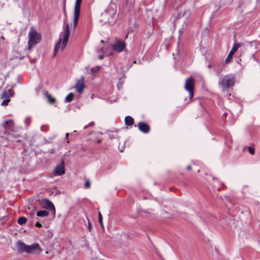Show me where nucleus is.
I'll list each match as a JSON object with an SVG mask.
<instances>
[{
    "mask_svg": "<svg viewBox=\"0 0 260 260\" xmlns=\"http://www.w3.org/2000/svg\"><path fill=\"white\" fill-rule=\"evenodd\" d=\"M42 252V249L37 243H34L30 245H27V253L38 255Z\"/></svg>",
    "mask_w": 260,
    "mask_h": 260,
    "instance_id": "8",
    "label": "nucleus"
},
{
    "mask_svg": "<svg viewBox=\"0 0 260 260\" xmlns=\"http://www.w3.org/2000/svg\"><path fill=\"white\" fill-rule=\"evenodd\" d=\"M26 218L25 217H20L18 219V222L19 224L22 225L26 222Z\"/></svg>",
    "mask_w": 260,
    "mask_h": 260,
    "instance_id": "20",
    "label": "nucleus"
},
{
    "mask_svg": "<svg viewBox=\"0 0 260 260\" xmlns=\"http://www.w3.org/2000/svg\"><path fill=\"white\" fill-rule=\"evenodd\" d=\"M241 46L240 43H235L233 48L229 53V55L225 60V63L229 62L232 58L233 55L236 52L238 49Z\"/></svg>",
    "mask_w": 260,
    "mask_h": 260,
    "instance_id": "10",
    "label": "nucleus"
},
{
    "mask_svg": "<svg viewBox=\"0 0 260 260\" xmlns=\"http://www.w3.org/2000/svg\"><path fill=\"white\" fill-rule=\"evenodd\" d=\"M85 88L84 77H82L81 80L77 81L75 88L76 89L77 92L81 93Z\"/></svg>",
    "mask_w": 260,
    "mask_h": 260,
    "instance_id": "11",
    "label": "nucleus"
},
{
    "mask_svg": "<svg viewBox=\"0 0 260 260\" xmlns=\"http://www.w3.org/2000/svg\"><path fill=\"white\" fill-rule=\"evenodd\" d=\"M68 135H69V134H68V133H67V134H66V137H68Z\"/></svg>",
    "mask_w": 260,
    "mask_h": 260,
    "instance_id": "34",
    "label": "nucleus"
},
{
    "mask_svg": "<svg viewBox=\"0 0 260 260\" xmlns=\"http://www.w3.org/2000/svg\"><path fill=\"white\" fill-rule=\"evenodd\" d=\"M36 225L37 227H41V226H42L41 224L40 223H39V222H36Z\"/></svg>",
    "mask_w": 260,
    "mask_h": 260,
    "instance_id": "28",
    "label": "nucleus"
},
{
    "mask_svg": "<svg viewBox=\"0 0 260 260\" xmlns=\"http://www.w3.org/2000/svg\"><path fill=\"white\" fill-rule=\"evenodd\" d=\"M139 129L143 133H148L149 131V127L148 124L144 122H140L138 124Z\"/></svg>",
    "mask_w": 260,
    "mask_h": 260,
    "instance_id": "14",
    "label": "nucleus"
},
{
    "mask_svg": "<svg viewBox=\"0 0 260 260\" xmlns=\"http://www.w3.org/2000/svg\"><path fill=\"white\" fill-rule=\"evenodd\" d=\"M101 140H98V142L99 143H101Z\"/></svg>",
    "mask_w": 260,
    "mask_h": 260,
    "instance_id": "33",
    "label": "nucleus"
},
{
    "mask_svg": "<svg viewBox=\"0 0 260 260\" xmlns=\"http://www.w3.org/2000/svg\"><path fill=\"white\" fill-rule=\"evenodd\" d=\"M187 169L188 170H190L191 169V166H188L187 167Z\"/></svg>",
    "mask_w": 260,
    "mask_h": 260,
    "instance_id": "30",
    "label": "nucleus"
},
{
    "mask_svg": "<svg viewBox=\"0 0 260 260\" xmlns=\"http://www.w3.org/2000/svg\"><path fill=\"white\" fill-rule=\"evenodd\" d=\"M44 202L45 203V205L46 206V207L52 210L53 211H54L55 212V207L51 201H50L48 200H44Z\"/></svg>",
    "mask_w": 260,
    "mask_h": 260,
    "instance_id": "16",
    "label": "nucleus"
},
{
    "mask_svg": "<svg viewBox=\"0 0 260 260\" xmlns=\"http://www.w3.org/2000/svg\"><path fill=\"white\" fill-rule=\"evenodd\" d=\"M90 224L89 222H88V226H89V228H90Z\"/></svg>",
    "mask_w": 260,
    "mask_h": 260,
    "instance_id": "35",
    "label": "nucleus"
},
{
    "mask_svg": "<svg viewBox=\"0 0 260 260\" xmlns=\"http://www.w3.org/2000/svg\"><path fill=\"white\" fill-rule=\"evenodd\" d=\"M100 68H101L100 66H96V67H95L94 68H92L91 69V74L92 75H93V74H95L96 73H97L99 71Z\"/></svg>",
    "mask_w": 260,
    "mask_h": 260,
    "instance_id": "22",
    "label": "nucleus"
},
{
    "mask_svg": "<svg viewBox=\"0 0 260 260\" xmlns=\"http://www.w3.org/2000/svg\"><path fill=\"white\" fill-rule=\"evenodd\" d=\"M49 215V212L46 210H42L37 212V215L40 217H45Z\"/></svg>",
    "mask_w": 260,
    "mask_h": 260,
    "instance_id": "18",
    "label": "nucleus"
},
{
    "mask_svg": "<svg viewBox=\"0 0 260 260\" xmlns=\"http://www.w3.org/2000/svg\"><path fill=\"white\" fill-rule=\"evenodd\" d=\"M99 58L101 59H103V55H100L99 56Z\"/></svg>",
    "mask_w": 260,
    "mask_h": 260,
    "instance_id": "29",
    "label": "nucleus"
},
{
    "mask_svg": "<svg viewBox=\"0 0 260 260\" xmlns=\"http://www.w3.org/2000/svg\"><path fill=\"white\" fill-rule=\"evenodd\" d=\"M30 122V117H28L25 119V122L27 126L29 125V124Z\"/></svg>",
    "mask_w": 260,
    "mask_h": 260,
    "instance_id": "26",
    "label": "nucleus"
},
{
    "mask_svg": "<svg viewBox=\"0 0 260 260\" xmlns=\"http://www.w3.org/2000/svg\"><path fill=\"white\" fill-rule=\"evenodd\" d=\"M115 14V6L114 5H112L110 7V9L105 10V11L102 13V15L103 18L107 19V20L105 21V23H110V19L114 18Z\"/></svg>",
    "mask_w": 260,
    "mask_h": 260,
    "instance_id": "6",
    "label": "nucleus"
},
{
    "mask_svg": "<svg viewBox=\"0 0 260 260\" xmlns=\"http://www.w3.org/2000/svg\"><path fill=\"white\" fill-rule=\"evenodd\" d=\"M2 126L5 128V134L8 136V139L11 138L9 132H17V127H15L13 120L9 119L4 121L2 124Z\"/></svg>",
    "mask_w": 260,
    "mask_h": 260,
    "instance_id": "4",
    "label": "nucleus"
},
{
    "mask_svg": "<svg viewBox=\"0 0 260 260\" xmlns=\"http://www.w3.org/2000/svg\"><path fill=\"white\" fill-rule=\"evenodd\" d=\"M87 127H88V126H87V125H86V126H84V129H85V128H86Z\"/></svg>",
    "mask_w": 260,
    "mask_h": 260,
    "instance_id": "32",
    "label": "nucleus"
},
{
    "mask_svg": "<svg viewBox=\"0 0 260 260\" xmlns=\"http://www.w3.org/2000/svg\"><path fill=\"white\" fill-rule=\"evenodd\" d=\"M64 167L63 162L57 165L54 170V174L56 176H60L64 174Z\"/></svg>",
    "mask_w": 260,
    "mask_h": 260,
    "instance_id": "12",
    "label": "nucleus"
},
{
    "mask_svg": "<svg viewBox=\"0 0 260 260\" xmlns=\"http://www.w3.org/2000/svg\"><path fill=\"white\" fill-rule=\"evenodd\" d=\"M28 37V48L29 49H30L31 47L39 43L41 39V35L38 34L36 30L33 28H31L29 31Z\"/></svg>",
    "mask_w": 260,
    "mask_h": 260,
    "instance_id": "2",
    "label": "nucleus"
},
{
    "mask_svg": "<svg viewBox=\"0 0 260 260\" xmlns=\"http://www.w3.org/2000/svg\"><path fill=\"white\" fill-rule=\"evenodd\" d=\"M85 187L86 188H89L90 187V181L89 180H86L85 184H84Z\"/></svg>",
    "mask_w": 260,
    "mask_h": 260,
    "instance_id": "25",
    "label": "nucleus"
},
{
    "mask_svg": "<svg viewBox=\"0 0 260 260\" xmlns=\"http://www.w3.org/2000/svg\"><path fill=\"white\" fill-rule=\"evenodd\" d=\"M99 221L102 226H103V218L102 215L100 211L99 212Z\"/></svg>",
    "mask_w": 260,
    "mask_h": 260,
    "instance_id": "23",
    "label": "nucleus"
},
{
    "mask_svg": "<svg viewBox=\"0 0 260 260\" xmlns=\"http://www.w3.org/2000/svg\"><path fill=\"white\" fill-rule=\"evenodd\" d=\"M125 47V44L121 40H116L112 45L113 49L117 52H121Z\"/></svg>",
    "mask_w": 260,
    "mask_h": 260,
    "instance_id": "9",
    "label": "nucleus"
},
{
    "mask_svg": "<svg viewBox=\"0 0 260 260\" xmlns=\"http://www.w3.org/2000/svg\"><path fill=\"white\" fill-rule=\"evenodd\" d=\"M46 254H48V251H46Z\"/></svg>",
    "mask_w": 260,
    "mask_h": 260,
    "instance_id": "37",
    "label": "nucleus"
},
{
    "mask_svg": "<svg viewBox=\"0 0 260 260\" xmlns=\"http://www.w3.org/2000/svg\"><path fill=\"white\" fill-rule=\"evenodd\" d=\"M13 90L11 89H9L7 90H5L2 94V98L3 99H10V98L13 95Z\"/></svg>",
    "mask_w": 260,
    "mask_h": 260,
    "instance_id": "15",
    "label": "nucleus"
},
{
    "mask_svg": "<svg viewBox=\"0 0 260 260\" xmlns=\"http://www.w3.org/2000/svg\"><path fill=\"white\" fill-rule=\"evenodd\" d=\"M64 23L65 24L64 31L60 34V38L55 45L53 53L54 56L56 55L59 50L63 51L66 48L68 43L70 30L72 29V26L70 28L69 23L68 22L66 23L65 21H64Z\"/></svg>",
    "mask_w": 260,
    "mask_h": 260,
    "instance_id": "1",
    "label": "nucleus"
},
{
    "mask_svg": "<svg viewBox=\"0 0 260 260\" xmlns=\"http://www.w3.org/2000/svg\"><path fill=\"white\" fill-rule=\"evenodd\" d=\"M17 246L19 252H26L27 251V245L24 244L21 241H18L17 242Z\"/></svg>",
    "mask_w": 260,
    "mask_h": 260,
    "instance_id": "13",
    "label": "nucleus"
},
{
    "mask_svg": "<svg viewBox=\"0 0 260 260\" xmlns=\"http://www.w3.org/2000/svg\"><path fill=\"white\" fill-rule=\"evenodd\" d=\"M235 82V76L233 74H229L223 77L219 82L223 89H228L233 87Z\"/></svg>",
    "mask_w": 260,
    "mask_h": 260,
    "instance_id": "3",
    "label": "nucleus"
},
{
    "mask_svg": "<svg viewBox=\"0 0 260 260\" xmlns=\"http://www.w3.org/2000/svg\"><path fill=\"white\" fill-rule=\"evenodd\" d=\"M194 81L192 78L186 79L184 85L185 90L189 93V99H191L193 96V86Z\"/></svg>",
    "mask_w": 260,
    "mask_h": 260,
    "instance_id": "7",
    "label": "nucleus"
},
{
    "mask_svg": "<svg viewBox=\"0 0 260 260\" xmlns=\"http://www.w3.org/2000/svg\"><path fill=\"white\" fill-rule=\"evenodd\" d=\"M82 0H76L74 10V26L75 28L78 24V20L80 15V7Z\"/></svg>",
    "mask_w": 260,
    "mask_h": 260,
    "instance_id": "5",
    "label": "nucleus"
},
{
    "mask_svg": "<svg viewBox=\"0 0 260 260\" xmlns=\"http://www.w3.org/2000/svg\"><path fill=\"white\" fill-rule=\"evenodd\" d=\"M4 100L2 103V105L6 106L8 105V103L10 102V99H4Z\"/></svg>",
    "mask_w": 260,
    "mask_h": 260,
    "instance_id": "24",
    "label": "nucleus"
},
{
    "mask_svg": "<svg viewBox=\"0 0 260 260\" xmlns=\"http://www.w3.org/2000/svg\"><path fill=\"white\" fill-rule=\"evenodd\" d=\"M134 119L132 117L129 116H127L125 117V123L126 125H132L134 124Z\"/></svg>",
    "mask_w": 260,
    "mask_h": 260,
    "instance_id": "17",
    "label": "nucleus"
},
{
    "mask_svg": "<svg viewBox=\"0 0 260 260\" xmlns=\"http://www.w3.org/2000/svg\"><path fill=\"white\" fill-rule=\"evenodd\" d=\"M74 98V94L73 93H70L65 98L64 101L66 102H71Z\"/></svg>",
    "mask_w": 260,
    "mask_h": 260,
    "instance_id": "19",
    "label": "nucleus"
},
{
    "mask_svg": "<svg viewBox=\"0 0 260 260\" xmlns=\"http://www.w3.org/2000/svg\"><path fill=\"white\" fill-rule=\"evenodd\" d=\"M93 124H94V123H93V122H91L90 123L89 125H90V126H91V125H93Z\"/></svg>",
    "mask_w": 260,
    "mask_h": 260,
    "instance_id": "31",
    "label": "nucleus"
},
{
    "mask_svg": "<svg viewBox=\"0 0 260 260\" xmlns=\"http://www.w3.org/2000/svg\"><path fill=\"white\" fill-rule=\"evenodd\" d=\"M118 88H120V86H119V84H118Z\"/></svg>",
    "mask_w": 260,
    "mask_h": 260,
    "instance_id": "36",
    "label": "nucleus"
},
{
    "mask_svg": "<svg viewBox=\"0 0 260 260\" xmlns=\"http://www.w3.org/2000/svg\"><path fill=\"white\" fill-rule=\"evenodd\" d=\"M249 151L251 154H253L254 153V149L251 147H249Z\"/></svg>",
    "mask_w": 260,
    "mask_h": 260,
    "instance_id": "27",
    "label": "nucleus"
},
{
    "mask_svg": "<svg viewBox=\"0 0 260 260\" xmlns=\"http://www.w3.org/2000/svg\"><path fill=\"white\" fill-rule=\"evenodd\" d=\"M46 96L48 100V102L50 104H53L55 102V99L51 96V95L47 94Z\"/></svg>",
    "mask_w": 260,
    "mask_h": 260,
    "instance_id": "21",
    "label": "nucleus"
}]
</instances>
